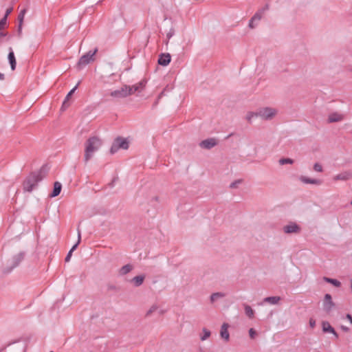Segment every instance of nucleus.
Wrapping results in <instances>:
<instances>
[{"label":"nucleus","instance_id":"nucleus-1","mask_svg":"<svg viewBox=\"0 0 352 352\" xmlns=\"http://www.w3.org/2000/svg\"><path fill=\"white\" fill-rule=\"evenodd\" d=\"M100 146L101 142L97 138H91L87 141L85 151V162H88L92 158L94 153L99 149Z\"/></svg>","mask_w":352,"mask_h":352},{"label":"nucleus","instance_id":"nucleus-2","mask_svg":"<svg viewBox=\"0 0 352 352\" xmlns=\"http://www.w3.org/2000/svg\"><path fill=\"white\" fill-rule=\"evenodd\" d=\"M278 109L270 107H264L258 109V115L262 120L270 121L278 114Z\"/></svg>","mask_w":352,"mask_h":352},{"label":"nucleus","instance_id":"nucleus-3","mask_svg":"<svg viewBox=\"0 0 352 352\" xmlns=\"http://www.w3.org/2000/svg\"><path fill=\"white\" fill-rule=\"evenodd\" d=\"M129 146V142L126 138H118L113 142L110 148V153L111 154H115L120 149L126 150Z\"/></svg>","mask_w":352,"mask_h":352},{"label":"nucleus","instance_id":"nucleus-4","mask_svg":"<svg viewBox=\"0 0 352 352\" xmlns=\"http://www.w3.org/2000/svg\"><path fill=\"white\" fill-rule=\"evenodd\" d=\"M283 232L287 234H298L301 232V227L296 222L290 221L283 227Z\"/></svg>","mask_w":352,"mask_h":352},{"label":"nucleus","instance_id":"nucleus-5","mask_svg":"<svg viewBox=\"0 0 352 352\" xmlns=\"http://www.w3.org/2000/svg\"><path fill=\"white\" fill-rule=\"evenodd\" d=\"M131 89L129 88V86L124 85L119 89L111 91L110 95L116 98H123L131 96Z\"/></svg>","mask_w":352,"mask_h":352},{"label":"nucleus","instance_id":"nucleus-6","mask_svg":"<svg viewBox=\"0 0 352 352\" xmlns=\"http://www.w3.org/2000/svg\"><path fill=\"white\" fill-rule=\"evenodd\" d=\"M97 52V49H96L94 52H89L86 54L81 56L78 63V66L79 67H82L85 66L86 65L93 62L94 60V56Z\"/></svg>","mask_w":352,"mask_h":352},{"label":"nucleus","instance_id":"nucleus-7","mask_svg":"<svg viewBox=\"0 0 352 352\" xmlns=\"http://www.w3.org/2000/svg\"><path fill=\"white\" fill-rule=\"evenodd\" d=\"M41 179L39 175H31L25 182L24 184V189L26 191H31L34 186Z\"/></svg>","mask_w":352,"mask_h":352},{"label":"nucleus","instance_id":"nucleus-8","mask_svg":"<svg viewBox=\"0 0 352 352\" xmlns=\"http://www.w3.org/2000/svg\"><path fill=\"white\" fill-rule=\"evenodd\" d=\"M335 307V303L332 300L331 296L329 294H327L324 296L323 300V308L324 310L329 313Z\"/></svg>","mask_w":352,"mask_h":352},{"label":"nucleus","instance_id":"nucleus-9","mask_svg":"<svg viewBox=\"0 0 352 352\" xmlns=\"http://www.w3.org/2000/svg\"><path fill=\"white\" fill-rule=\"evenodd\" d=\"M230 327V325L228 323L223 322L220 328V337L221 339H223L226 342H229L230 340V333L228 331V329Z\"/></svg>","mask_w":352,"mask_h":352},{"label":"nucleus","instance_id":"nucleus-10","mask_svg":"<svg viewBox=\"0 0 352 352\" xmlns=\"http://www.w3.org/2000/svg\"><path fill=\"white\" fill-rule=\"evenodd\" d=\"M263 13L261 12H256L250 20L248 23L249 28L253 30L256 28L259 21H261L262 18Z\"/></svg>","mask_w":352,"mask_h":352},{"label":"nucleus","instance_id":"nucleus-11","mask_svg":"<svg viewBox=\"0 0 352 352\" xmlns=\"http://www.w3.org/2000/svg\"><path fill=\"white\" fill-rule=\"evenodd\" d=\"M352 177L351 174L349 171H342L341 173H339L336 175H335L332 179L333 182H338V181H347L349 179H351Z\"/></svg>","mask_w":352,"mask_h":352},{"label":"nucleus","instance_id":"nucleus-12","mask_svg":"<svg viewBox=\"0 0 352 352\" xmlns=\"http://www.w3.org/2000/svg\"><path fill=\"white\" fill-rule=\"evenodd\" d=\"M217 140L214 138H210L205 140L201 141L199 143L200 147L202 148L210 149L214 147L217 144Z\"/></svg>","mask_w":352,"mask_h":352},{"label":"nucleus","instance_id":"nucleus-13","mask_svg":"<svg viewBox=\"0 0 352 352\" xmlns=\"http://www.w3.org/2000/svg\"><path fill=\"white\" fill-rule=\"evenodd\" d=\"M322 329L324 333H329L333 334L336 338L338 337V333L335 329L331 327L327 321H323L322 322Z\"/></svg>","mask_w":352,"mask_h":352},{"label":"nucleus","instance_id":"nucleus-14","mask_svg":"<svg viewBox=\"0 0 352 352\" xmlns=\"http://www.w3.org/2000/svg\"><path fill=\"white\" fill-rule=\"evenodd\" d=\"M344 119V116L338 112L330 113L328 116L327 121L329 123L341 122Z\"/></svg>","mask_w":352,"mask_h":352},{"label":"nucleus","instance_id":"nucleus-15","mask_svg":"<svg viewBox=\"0 0 352 352\" xmlns=\"http://www.w3.org/2000/svg\"><path fill=\"white\" fill-rule=\"evenodd\" d=\"M259 118L258 115V110L256 111H249L245 115V120L249 123L252 124L256 118Z\"/></svg>","mask_w":352,"mask_h":352},{"label":"nucleus","instance_id":"nucleus-16","mask_svg":"<svg viewBox=\"0 0 352 352\" xmlns=\"http://www.w3.org/2000/svg\"><path fill=\"white\" fill-rule=\"evenodd\" d=\"M145 85L146 82L144 80H142L133 86H129V88L131 89V91H130L131 95L133 94L136 91H142L144 89Z\"/></svg>","mask_w":352,"mask_h":352},{"label":"nucleus","instance_id":"nucleus-17","mask_svg":"<svg viewBox=\"0 0 352 352\" xmlns=\"http://www.w3.org/2000/svg\"><path fill=\"white\" fill-rule=\"evenodd\" d=\"M170 60L171 57L169 54H162L158 59V63L162 66H166L170 63Z\"/></svg>","mask_w":352,"mask_h":352},{"label":"nucleus","instance_id":"nucleus-18","mask_svg":"<svg viewBox=\"0 0 352 352\" xmlns=\"http://www.w3.org/2000/svg\"><path fill=\"white\" fill-rule=\"evenodd\" d=\"M300 181L304 184H310L314 185H320L322 182L320 179H311L305 176H301Z\"/></svg>","mask_w":352,"mask_h":352},{"label":"nucleus","instance_id":"nucleus-19","mask_svg":"<svg viewBox=\"0 0 352 352\" xmlns=\"http://www.w3.org/2000/svg\"><path fill=\"white\" fill-rule=\"evenodd\" d=\"M80 240H81V234H80V231L79 230H78V240H77V242L76 243L72 248V249L69 250V252H68L66 258H65V261L67 262L69 261L71 256H72V254L73 252V251L77 248V246L79 245V243H80Z\"/></svg>","mask_w":352,"mask_h":352},{"label":"nucleus","instance_id":"nucleus-20","mask_svg":"<svg viewBox=\"0 0 352 352\" xmlns=\"http://www.w3.org/2000/svg\"><path fill=\"white\" fill-rule=\"evenodd\" d=\"M133 265L130 264L125 265L118 270L119 276H124L129 274L133 270Z\"/></svg>","mask_w":352,"mask_h":352},{"label":"nucleus","instance_id":"nucleus-21","mask_svg":"<svg viewBox=\"0 0 352 352\" xmlns=\"http://www.w3.org/2000/svg\"><path fill=\"white\" fill-rule=\"evenodd\" d=\"M280 300V296H270L264 298L263 301L270 305H278Z\"/></svg>","mask_w":352,"mask_h":352},{"label":"nucleus","instance_id":"nucleus-22","mask_svg":"<svg viewBox=\"0 0 352 352\" xmlns=\"http://www.w3.org/2000/svg\"><path fill=\"white\" fill-rule=\"evenodd\" d=\"M225 297V294L222 292H215L210 296V301L211 304L214 303L219 299Z\"/></svg>","mask_w":352,"mask_h":352},{"label":"nucleus","instance_id":"nucleus-23","mask_svg":"<svg viewBox=\"0 0 352 352\" xmlns=\"http://www.w3.org/2000/svg\"><path fill=\"white\" fill-rule=\"evenodd\" d=\"M8 60L10 62V67H11V69L12 71H14L16 68V59H15V56H14V52H12V49L10 48V52L8 54Z\"/></svg>","mask_w":352,"mask_h":352},{"label":"nucleus","instance_id":"nucleus-24","mask_svg":"<svg viewBox=\"0 0 352 352\" xmlns=\"http://www.w3.org/2000/svg\"><path fill=\"white\" fill-rule=\"evenodd\" d=\"M61 188H62L61 184L58 182H56L54 184V189H53L52 193L51 194V197H55L58 196L61 191Z\"/></svg>","mask_w":352,"mask_h":352},{"label":"nucleus","instance_id":"nucleus-25","mask_svg":"<svg viewBox=\"0 0 352 352\" xmlns=\"http://www.w3.org/2000/svg\"><path fill=\"white\" fill-rule=\"evenodd\" d=\"M78 85L75 86L66 96L65 99L63 103L61 109L64 111L69 105L67 104V101L70 99L72 95L74 93L76 89H77Z\"/></svg>","mask_w":352,"mask_h":352},{"label":"nucleus","instance_id":"nucleus-26","mask_svg":"<svg viewBox=\"0 0 352 352\" xmlns=\"http://www.w3.org/2000/svg\"><path fill=\"white\" fill-rule=\"evenodd\" d=\"M144 278L145 276L144 275H139L133 277L131 281L134 284L135 286L138 287L143 283Z\"/></svg>","mask_w":352,"mask_h":352},{"label":"nucleus","instance_id":"nucleus-27","mask_svg":"<svg viewBox=\"0 0 352 352\" xmlns=\"http://www.w3.org/2000/svg\"><path fill=\"white\" fill-rule=\"evenodd\" d=\"M211 332L208 329L206 328H203L201 330V333H200V340L201 341H205L210 337Z\"/></svg>","mask_w":352,"mask_h":352},{"label":"nucleus","instance_id":"nucleus-28","mask_svg":"<svg viewBox=\"0 0 352 352\" xmlns=\"http://www.w3.org/2000/svg\"><path fill=\"white\" fill-rule=\"evenodd\" d=\"M244 309L245 313L248 318H253L254 317V311L250 305H245L244 306Z\"/></svg>","mask_w":352,"mask_h":352},{"label":"nucleus","instance_id":"nucleus-29","mask_svg":"<svg viewBox=\"0 0 352 352\" xmlns=\"http://www.w3.org/2000/svg\"><path fill=\"white\" fill-rule=\"evenodd\" d=\"M324 280L329 283L332 284L333 285H334L335 287H339L341 285V283L336 279L324 277Z\"/></svg>","mask_w":352,"mask_h":352},{"label":"nucleus","instance_id":"nucleus-30","mask_svg":"<svg viewBox=\"0 0 352 352\" xmlns=\"http://www.w3.org/2000/svg\"><path fill=\"white\" fill-rule=\"evenodd\" d=\"M243 183V179H239L234 181L230 184V188L232 189L237 188Z\"/></svg>","mask_w":352,"mask_h":352},{"label":"nucleus","instance_id":"nucleus-31","mask_svg":"<svg viewBox=\"0 0 352 352\" xmlns=\"http://www.w3.org/2000/svg\"><path fill=\"white\" fill-rule=\"evenodd\" d=\"M157 306L156 305H153L151 306L148 309L146 312V316H151L154 312H155L157 310Z\"/></svg>","mask_w":352,"mask_h":352},{"label":"nucleus","instance_id":"nucleus-32","mask_svg":"<svg viewBox=\"0 0 352 352\" xmlns=\"http://www.w3.org/2000/svg\"><path fill=\"white\" fill-rule=\"evenodd\" d=\"M278 162L280 165H284L286 164H292L294 163V160L290 158H283L279 160Z\"/></svg>","mask_w":352,"mask_h":352},{"label":"nucleus","instance_id":"nucleus-33","mask_svg":"<svg viewBox=\"0 0 352 352\" xmlns=\"http://www.w3.org/2000/svg\"><path fill=\"white\" fill-rule=\"evenodd\" d=\"M25 10L21 11L19 15V31H21V26H22L24 16H25Z\"/></svg>","mask_w":352,"mask_h":352},{"label":"nucleus","instance_id":"nucleus-34","mask_svg":"<svg viewBox=\"0 0 352 352\" xmlns=\"http://www.w3.org/2000/svg\"><path fill=\"white\" fill-rule=\"evenodd\" d=\"M314 170L316 172L321 173L323 171L322 166L319 163H315L314 165Z\"/></svg>","mask_w":352,"mask_h":352},{"label":"nucleus","instance_id":"nucleus-35","mask_svg":"<svg viewBox=\"0 0 352 352\" xmlns=\"http://www.w3.org/2000/svg\"><path fill=\"white\" fill-rule=\"evenodd\" d=\"M249 336L251 339H254L255 337L256 336V331L252 328L250 329Z\"/></svg>","mask_w":352,"mask_h":352},{"label":"nucleus","instance_id":"nucleus-36","mask_svg":"<svg viewBox=\"0 0 352 352\" xmlns=\"http://www.w3.org/2000/svg\"><path fill=\"white\" fill-rule=\"evenodd\" d=\"M12 8H10L6 10V14L4 16V17H6V19H7L8 16L12 12Z\"/></svg>","mask_w":352,"mask_h":352},{"label":"nucleus","instance_id":"nucleus-37","mask_svg":"<svg viewBox=\"0 0 352 352\" xmlns=\"http://www.w3.org/2000/svg\"><path fill=\"white\" fill-rule=\"evenodd\" d=\"M309 323L311 328H314L316 326V320L312 318L309 320Z\"/></svg>","mask_w":352,"mask_h":352},{"label":"nucleus","instance_id":"nucleus-38","mask_svg":"<svg viewBox=\"0 0 352 352\" xmlns=\"http://www.w3.org/2000/svg\"><path fill=\"white\" fill-rule=\"evenodd\" d=\"M346 318L350 322V323L352 324V316L350 314L346 315Z\"/></svg>","mask_w":352,"mask_h":352},{"label":"nucleus","instance_id":"nucleus-39","mask_svg":"<svg viewBox=\"0 0 352 352\" xmlns=\"http://www.w3.org/2000/svg\"><path fill=\"white\" fill-rule=\"evenodd\" d=\"M17 256H18V261L16 262V265H17L21 261V260L23 258V254H19L17 255Z\"/></svg>","mask_w":352,"mask_h":352},{"label":"nucleus","instance_id":"nucleus-40","mask_svg":"<svg viewBox=\"0 0 352 352\" xmlns=\"http://www.w3.org/2000/svg\"><path fill=\"white\" fill-rule=\"evenodd\" d=\"M341 329L342 331H345V332H348L349 331V329L346 327H344V326H342L341 327Z\"/></svg>","mask_w":352,"mask_h":352},{"label":"nucleus","instance_id":"nucleus-41","mask_svg":"<svg viewBox=\"0 0 352 352\" xmlns=\"http://www.w3.org/2000/svg\"><path fill=\"white\" fill-rule=\"evenodd\" d=\"M4 79V74L0 72V80H3Z\"/></svg>","mask_w":352,"mask_h":352},{"label":"nucleus","instance_id":"nucleus-42","mask_svg":"<svg viewBox=\"0 0 352 352\" xmlns=\"http://www.w3.org/2000/svg\"><path fill=\"white\" fill-rule=\"evenodd\" d=\"M4 36H6V34H4L3 32L0 31V39L3 38Z\"/></svg>","mask_w":352,"mask_h":352},{"label":"nucleus","instance_id":"nucleus-43","mask_svg":"<svg viewBox=\"0 0 352 352\" xmlns=\"http://www.w3.org/2000/svg\"><path fill=\"white\" fill-rule=\"evenodd\" d=\"M351 73H352V69L351 70Z\"/></svg>","mask_w":352,"mask_h":352},{"label":"nucleus","instance_id":"nucleus-44","mask_svg":"<svg viewBox=\"0 0 352 352\" xmlns=\"http://www.w3.org/2000/svg\"><path fill=\"white\" fill-rule=\"evenodd\" d=\"M50 352H53V351H50Z\"/></svg>","mask_w":352,"mask_h":352}]
</instances>
